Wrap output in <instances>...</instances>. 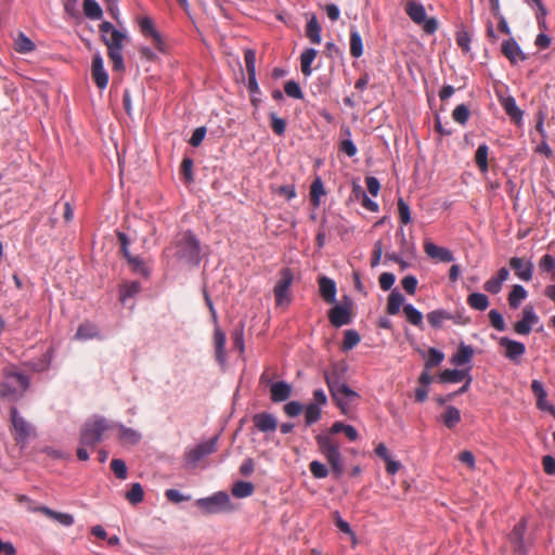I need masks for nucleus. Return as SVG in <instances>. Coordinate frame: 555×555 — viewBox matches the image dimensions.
Segmentation results:
<instances>
[{"label":"nucleus","mask_w":555,"mask_h":555,"mask_svg":"<svg viewBox=\"0 0 555 555\" xmlns=\"http://www.w3.org/2000/svg\"><path fill=\"white\" fill-rule=\"evenodd\" d=\"M424 250L429 258L441 262H451L454 260L451 250L446 247L438 246L428 240L424 242Z\"/></svg>","instance_id":"19"},{"label":"nucleus","mask_w":555,"mask_h":555,"mask_svg":"<svg viewBox=\"0 0 555 555\" xmlns=\"http://www.w3.org/2000/svg\"><path fill=\"white\" fill-rule=\"evenodd\" d=\"M509 266L514 270L515 275L522 281H530L533 274V264L524 258L513 257L509 259Z\"/></svg>","instance_id":"20"},{"label":"nucleus","mask_w":555,"mask_h":555,"mask_svg":"<svg viewBox=\"0 0 555 555\" xmlns=\"http://www.w3.org/2000/svg\"><path fill=\"white\" fill-rule=\"evenodd\" d=\"M452 117L460 125H465L469 118L468 107L465 104L457 105L452 113Z\"/></svg>","instance_id":"51"},{"label":"nucleus","mask_w":555,"mask_h":555,"mask_svg":"<svg viewBox=\"0 0 555 555\" xmlns=\"http://www.w3.org/2000/svg\"><path fill=\"white\" fill-rule=\"evenodd\" d=\"M306 36L314 44L321 43V26L315 15H312L306 26Z\"/></svg>","instance_id":"31"},{"label":"nucleus","mask_w":555,"mask_h":555,"mask_svg":"<svg viewBox=\"0 0 555 555\" xmlns=\"http://www.w3.org/2000/svg\"><path fill=\"white\" fill-rule=\"evenodd\" d=\"M499 345L505 348L504 356L514 363H519L526 352V346L508 337H501Z\"/></svg>","instance_id":"12"},{"label":"nucleus","mask_w":555,"mask_h":555,"mask_svg":"<svg viewBox=\"0 0 555 555\" xmlns=\"http://www.w3.org/2000/svg\"><path fill=\"white\" fill-rule=\"evenodd\" d=\"M508 270L506 268H501L498 271L496 276H492L483 284L485 291L494 295L499 294L502 289L503 282H505L508 279Z\"/></svg>","instance_id":"24"},{"label":"nucleus","mask_w":555,"mask_h":555,"mask_svg":"<svg viewBox=\"0 0 555 555\" xmlns=\"http://www.w3.org/2000/svg\"><path fill=\"white\" fill-rule=\"evenodd\" d=\"M474 356V349L472 346L461 344L457 352L453 356L452 362L455 365H463L468 363Z\"/></svg>","instance_id":"36"},{"label":"nucleus","mask_w":555,"mask_h":555,"mask_svg":"<svg viewBox=\"0 0 555 555\" xmlns=\"http://www.w3.org/2000/svg\"><path fill=\"white\" fill-rule=\"evenodd\" d=\"M196 505L206 514H217L233 509L227 492L219 491L211 496L196 501Z\"/></svg>","instance_id":"6"},{"label":"nucleus","mask_w":555,"mask_h":555,"mask_svg":"<svg viewBox=\"0 0 555 555\" xmlns=\"http://www.w3.org/2000/svg\"><path fill=\"white\" fill-rule=\"evenodd\" d=\"M468 306L477 311H485L489 307V298L482 293H472L467 297Z\"/></svg>","instance_id":"34"},{"label":"nucleus","mask_w":555,"mask_h":555,"mask_svg":"<svg viewBox=\"0 0 555 555\" xmlns=\"http://www.w3.org/2000/svg\"><path fill=\"white\" fill-rule=\"evenodd\" d=\"M501 51L512 64H516L518 61L527 60L526 54L522 52L517 41L513 38L502 42Z\"/></svg>","instance_id":"18"},{"label":"nucleus","mask_w":555,"mask_h":555,"mask_svg":"<svg viewBox=\"0 0 555 555\" xmlns=\"http://www.w3.org/2000/svg\"><path fill=\"white\" fill-rule=\"evenodd\" d=\"M444 359V354L436 348L428 349V357L425 362V369L430 370L438 366Z\"/></svg>","instance_id":"49"},{"label":"nucleus","mask_w":555,"mask_h":555,"mask_svg":"<svg viewBox=\"0 0 555 555\" xmlns=\"http://www.w3.org/2000/svg\"><path fill=\"white\" fill-rule=\"evenodd\" d=\"M36 511L41 512L46 516L56 520L63 526H70L74 524V517L70 514L56 512L47 506H40L36 508Z\"/></svg>","instance_id":"29"},{"label":"nucleus","mask_w":555,"mask_h":555,"mask_svg":"<svg viewBox=\"0 0 555 555\" xmlns=\"http://www.w3.org/2000/svg\"><path fill=\"white\" fill-rule=\"evenodd\" d=\"M379 286L383 291H389L395 281H396V278L392 273H389V272H384L379 275Z\"/></svg>","instance_id":"63"},{"label":"nucleus","mask_w":555,"mask_h":555,"mask_svg":"<svg viewBox=\"0 0 555 555\" xmlns=\"http://www.w3.org/2000/svg\"><path fill=\"white\" fill-rule=\"evenodd\" d=\"M398 212L401 223L408 224L411 222L412 218L410 207L401 197L398 199Z\"/></svg>","instance_id":"53"},{"label":"nucleus","mask_w":555,"mask_h":555,"mask_svg":"<svg viewBox=\"0 0 555 555\" xmlns=\"http://www.w3.org/2000/svg\"><path fill=\"white\" fill-rule=\"evenodd\" d=\"M328 320L335 327L348 325L351 322L350 311L346 307L336 305L328 311Z\"/></svg>","instance_id":"21"},{"label":"nucleus","mask_w":555,"mask_h":555,"mask_svg":"<svg viewBox=\"0 0 555 555\" xmlns=\"http://www.w3.org/2000/svg\"><path fill=\"white\" fill-rule=\"evenodd\" d=\"M253 423L258 430L267 433L274 431L278 427V422L274 415L261 412L253 416Z\"/></svg>","instance_id":"22"},{"label":"nucleus","mask_w":555,"mask_h":555,"mask_svg":"<svg viewBox=\"0 0 555 555\" xmlns=\"http://www.w3.org/2000/svg\"><path fill=\"white\" fill-rule=\"evenodd\" d=\"M405 13L417 25L423 24L427 17L424 5L415 0H408Z\"/></svg>","instance_id":"25"},{"label":"nucleus","mask_w":555,"mask_h":555,"mask_svg":"<svg viewBox=\"0 0 555 555\" xmlns=\"http://www.w3.org/2000/svg\"><path fill=\"white\" fill-rule=\"evenodd\" d=\"M360 343V335L354 330H347L344 334L341 349L348 351L353 349Z\"/></svg>","instance_id":"46"},{"label":"nucleus","mask_w":555,"mask_h":555,"mask_svg":"<svg viewBox=\"0 0 555 555\" xmlns=\"http://www.w3.org/2000/svg\"><path fill=\"white\" fill-rule=\"evenodd\" d=\"M116 427L118 428V439L122 444L135 446L140 442L142 436L139 431L125 425H116Z\"/></svg>","instance_id":"27"},{"label":"nucleus","mask_w":555,"mask_h":555,"mask_svg":"<svg viewBox=\"0 0 555 555\" xmlns=\"http://www.w3.org/2000/svg\"><path fill=\"white\" fill-rule=\"evenodd\" d=\"M318 51L313 48L306 49L300 55V68L305 76H310L312 73L311 64L315 60Z\"/></svg>","instance_id":"32"},{"label":"nucleus","mask_w":555,"mask_h":555,"mask_svg":"<svg viewBox=\"0 0 555 555\" xmlns=\"http://www.w3.org/2000/svg\"><path fill=\"white\" fill-rule=\"evenodd\" d=\"M91 76L99 89H105L108 83V75L104 69L103 59L96 53L92 59Z\"/></svg>","instance_id":"14"},{"label":"nucleus","mask_w":555,"mask_h":555,"mask_svg":"<svg viewBox=\"0 0 555 555\" xmlns=\"http://www.w3.org/2000/svg\"><path fill=\"white\" fill-rule=\"evenodd\" d=\"M172 248L176 249L175 257L190 264H198L201 261V242L188 230L175 238Z\"/></svg>","instance_id":"2"},{"label":"nucleus","mask_w":555,"mask_h":555,"mask_svg":"<svg viewBox=\"0 0 555 555\" xmlns=\"http://www.w3.org/2000/svg\"><path fill=\"white\" fill-rule=\"evenodd\" d=\"M350 54L358 59L363 54V42L360 33L354 26L350 29Z\"/></svg>","instance_id":"35"},{"label":"nucleus","mask_w":555,"mask_h":555,"mask_svg":"<svg viewBox=\"0 0 555 555\" xmlns=\"http://www.w3.org/2000/svg\"><path fill=\"white\" fill-rule=\"evenodd\" d=\"M488 315H489V320H490L491 325L495 330H498L500 332L505 330L506 326H505L504 319H503L502 314L498 310H494V309L490 310Z\"/></svg>","instance_id":"58"},{"label":"nucleus","mask_w":555,"mask_h":555,"mask_svg":"<svg viewBox=\"0 0 555 555\" xmlns=\"http://www.w3.org/2000/svg\"><path fill=\"white\" fill-rule=\"evenodd\" d=\"M539 322V317L535 314L532 307L527 306L522 309V318L514 324V331L519 335H529L532 326Z\"/></svg>","instance_id":"13"},{"label":"nucleus","mask_w":555,"mask_h":555,"mask_svg":"<svg viewBox=\"0 0 555 555\" xmlns=\"http://www.w3.org/2000/svg\"><path fill=\"white\" fill-rule=\"evenodd\" d=\"M98 335V328L95 325L90 323H83L79 325L76 332V338L78 339H91Z\"/></svg>","instance_id":"48"},{"label":"nucleus","mask_w":555,"mask_h":555,"mask_svg":"<svg viewBox=\"0 0 555 555\" xmlns=\"http://www.w3.org/2000/svg\"><path fill=\"white\" fill-rule=\"evenodd\" d=\"M325 195V189L321 178H315L310 185V202L314 208H318L321 203V197Z\"/></svg>","instance_id":"33"},{"label":"nucleus","mask_w":555,"mask_h":555,"mask_svg":"<svg viewBox=\"0 0 555 555\" xmlns=\"http://www.w3.org/2000/svg\"><path fill=\"white\" fill-rule=\"evenodd\" d=\"M294 275L289 268H284L280 272V280L274 286L273 293L275 297V301L278 306H282L284 304H288L289 299V288L293 284Z\"/></svg>","instance_id":"8"},{"label":"nucleus","mask_w":555,"mask_h":555,"mask_svg":"<svg viewBox=\"0 0 555 555\" xmlns=\"http://www.w3.org/2000/svg\"><path fill=\"white\" fill-rule=\"evenodd\" d=\"M271 400L273 402H283L292 395V387L286 382H275L270 387Z\"/></svg>","instance_id":"26"},{"label":"nucleus","mask_w":555,"mask_h":555,"mask_svg":"<svg viewBox=\"0 0 555 555\" xmlns=\"http://www.w3.org/2000/svg\"><path fill=\"white\" fill-rule=\"evenodd\" d=\"M217 437H214L196 447L189 449L184 453V462L189 467H196L197 464L207 455L212 454L217 450Z\"/></svg>","instance_id":"7"},{"label":"nucleus","mask_w":555,"mask_h":555,"mask_svg":"<svg viewBox=\"0 0 555 555\" xmlns=\"http://www.w3.org/2000/svg\"><path fill=\"white\" fill-rule=\"evenodd\" d=\"M527 529V521L521 518L513 528L508 535V540L512 546L514 555H527L529 543L524 539Z\"/></svg>","instance_id":"9"},{"label":"nucleus","mask_w":555,"mask_h":555,"mask_svg":"<svg viewBox=\"0 0 555 555\" xmlns=\"http://www.w3.org/2000/svg\"><path fill=\"white\" fill-rule=\"evenodd\" d=\"M29 386L27 376L15 371H5L0 383V397L17 400Z\"/></svg>","instance_id":"3"},{"label":"nucleus","mask_w":555,"mask_h":555,"mask_svg":"<svg viewBox=\"0 0 555 555\" xmlns=\"http://www.w3.org/2000/svg\"><path fill=\"white\" fill-rule=\"evenodd\" d=\"M34 42L23 33H20L15 39V50L18 53H29L35 50Z\"/></svg>","instance_id":"44"},{"label":"nucleus","mask_w":555,"mask_h":555,"mask_svg":"<svg viewBox=\"0 0 555 555\" xmlns=\"http://www.w3.org/2000/svg\"><path fill=\"white\" fill-rule=\"evenodd\" d=\"M111 428L112 425L103 417L93 416L87 420L80 429L77 457L80 461H87L89 459V450H94L102 440L104 433Z\"/></svg>","instance_id":"1"},{"label":"nucleus","mask_w":555,"mask_h":555,"mask_svg":"<svg viewBox=\"0 0 555 555\" xmlns=\"http://www.w3.org/2000/svg\"><path fill=\"white\" fill-rule=\"evenodd\" d=\"M83 12L91 20H100L103 11L95 0H83Z\"/></svg>","instance_id":"42"},{"label":"nucleus","mask_w":555,"mask_h":555,"mask_svg":"<svg viewBox=\"0 0 555 555\" xmlns=\"http://www.w3.org/2000/svg\"><path fill=\"white\" fill-rule=\"evenodd\" d=\"M11 421L17 443L25 442L31 435L33 428L17 412L16 408L11 409Z\"/></svg>","instance_id":"11"},{"label":"nucleus","mask_w":555,"mask_h":555,"mask_svg":"<svg viewBox=\"0 0 555 555\" xmlns=\"http://www.w3.org/2000/svg\"><path fill=\"white\" fill-rule=\"evenodd\" d=\"M284 91L291 98L298 99V100L304 98V93H302L299 85L294 80H289L285 83Z\"/></svg>","instance_id":"55"},{"label":"nucleus","mask_w":555,"mask_h":555,"mask_svg":"<svg viewBox=\"0 0 555 555\" xmlns=\"http://www.w3.org/2000/svg\"><path fill=\"white\" fill-rule=\"evenodd\" d=\"M466 377L465 371L447 369L442 371L439 378L442 383H460Z\"/></svg>","instance_id":"43"},{"label":"nucleus","mask_w":555,"mask_h":555,"mask_svg":"<svg viewBox=\"0 0 555 555\" xmlns=\"http://www.w3.org/2000/svg\"><path fill=\"white\" fill-rule=\"evenodd\" d=\"M441 421L449 429L455 427L461 422V412L457 408L449 405L441 414Z\"/></svg>","instance_id":"30"},{"label":"nucleus","mask_w":555,"mask_h":555,"mask_svg":"<svg viewBox=\"0 0 555 555\" xmlns=\"http://www.w3.org/2000/svg\"><path fill=\"white\" fill-rule=\"evenodd\" d=\"M489 146L482 143L478 146L475 153V162L481 172H487L489 169L488 164Z\"/></svg>","instance_id":"39"},{"label":"nucleus","mask_w":555,"mask_h":555,"mask_svg":"<svg viewBox=\"0 0 555 555\" xmlns=\"http://www.w3.org/2000/svg\"><path fill=\"white\" fill-rule=\"evenodd\" d=\"M321 417V408L317 403H309L305 409V423L311 426L317 423Z\"/></svg>","instance_id":"47"},{"label":"nucleus","mask_w":555,"mask_h":555,"mask_svg":"<svg viewBox=\"0 0 555 555\" xmlns=\"http://www.w3.org/2000/svg\"><path fill=\"white\" fill-rule=\"evenodd\" d=\"M401 284H402V287L403 289L410 294V295H414L415 294V291H416V287H417V280L415 276L413 275H406L402 279L401 281Z\"/></svg>","instance_id":"62"},{"label":"nucleus","mask_w":555,"mask_h":555,"mask_svg":"<svg viewBox=\"0 0 555 555\" xmlns=\"http://www.w3.org/2000/svg\"><path fill=\"white\" fill-rule=\"evenodd\" d=\"M138 22H139V27H140L141 34L145 38L152 39L154 46L158 50H163L164 42H163L160 34L155 28L153 21L149 16H143V17H140Z\"/></svg>","instance_id":"15"},{"label":"nucleus","mask_w":555,"mask_h":555,"mask_svg":"<svg viewBox=\"0 0 555 555\" xmlns=\"http://www.w3.org/2000/svg\"><path fill=\"white\" fill-rule=\"evenodd\" d=\"M499 102L511 120L519 125L522 120L524 112L517 106L515 98L512 95H500Z\"/></svg>","instance_id":"16"},{"label":"nucleus","mask_w":555,"mask_h":555,"mask_svg":"<svg viewBox=\"0 0 555 555\" xmlns=\"http://www.w3.org/2000/svg\"><path fill=\"white\" fill-rule=\"evenodd\" d=\"M206 135V128L205 127H198L194 130L189 143L194 146V147H197L202 144L204 138Z\"/></svg>","instance_id":"64"},{"label":"nucleus","mask_w":555,"mask_h":555,"mask_svg":"<svg viewBox=\"0 0 555 555\" xmlns=\"http://www.w3.org/2000/svg\"><path fill=\"white\" fill-rule=\"evenodd\" d=\"M270 119L273 132L278 135H283L286 130V121L279 117L275 113L270 114Z\"/></svg>","instance_id":"52"},{"label":"nucleus","mask_w":555,"mask_h":555,"mask_svg":"<svg viewBox=\"0 0 555 555\" xmlns=\"http://www.w3.org/2000/svg\"><path fill=\"white\" fill-rule=\"evenodd\" d=\"M456 43L462 49L463 52H468L470 50V37L468 33L465 30L457 31Z\"/></svg>","instance_id":"61"},{"label":"nucleus","mask_w":555,"mask_h":555,"mask_svg":"<svg viewBox=\"0 0 555 555\" xmlns=\"http://www.w3.org/2000/svg\"><path fill=\"white\" fill-rule=\"evenodd\" d=\"M111 469L119 479H125L127 476V466L122 460L115 459L111 462Z\"/></svg>","instance_id":"57"},{"label":"nucleus","mask_w":555,"mask_h":555,"mask_svg":"<svg viewBox=\"0 0 555 555\" xmlns=\"http://www.w3.org/2000/svg\"><path fill=\"white\" fill-rule=\"evenodd\" d=\"M125 498L133 505L142 502L144 498L143 488H130V490L125 493Z\"/></svg>","instance_id":"59"},{"label":"nucleus","mask_w":555,"mask_h":555,"mask_svg":"<svg viewBox=\"0 0 555 555\" xmlns=\"http://www.w3.org/2000/svg\"><path fill=\"white\" fill-rule=\"evenodd\" d=\"M317 441L322 454L326 457L333 472L340 475L344 472L341 455L338 444L330 436L319 435Z\"/></svg>","instance_id":"5"},{"label":"nucleus","mask_w":555,"mask_h":555,"mask_svg":"<svg viewBox=\"0 0 555 555\" xmlns=\"http://www.w3.org/2000/svg\"><path fill=\"white\" fill-rule=\"evenodd\" d=\"M319 291L321 297L327 304H334L336 301V284L332 279L321 276L319 279Z\"/></svg>","instance_id":"23"},{"label":"nucleus","mask_w":555,"mask_h":555,"mask_svg":"<svg viewBox=\"0 0 555 555\" xmlns=\"http://www.w3.org/2000/svg\"><path fill=\"white\" fill-rule=\"evenodd\" d=\"M126 39V34L114 30L112 34L107 35L105 38H103L104 43L107 47L108 50V57L113 64V69L116 72H122L125 70V64H124V56H122V50H124V40Z\"/></svg>","instance_id":"4"},{"label":"nucleus","mask_w":555,"mask_h":555,"mask_svg":"<svg viewBox=\"0 0 555 555\" xmlns=\"http://www.w3.org/2000/svg\"><path fill=\"white\" fill-rule=\"evenodd\" d=\"M403 312L405 314L406 320L415 325L421 326L423 324V314L416 308H414L411 304L403 306Z\"/></svg>","instance_id":"45"},{"label":"nucleus","mask_w":555,"mask_h":555,"mask_svg":"<svg viewBox=\"0 0 555 555\" xmlns=\"http://www.w3.org/2000/svg\"><path fill=\"white\" fill-rule=\"evenodd\" d=\"M140 291L141 285L138 282L126 284L120 291V299L125 301L126 298L135 296Z\"/></svg>","instance_id":"56"},{"label":"nucleus","mask_w":555,"mask_h":555,"mask_svg":"<svg viewBox=\"0 0 555 555\" xmlns=\"http://www.w3.org/2000/svg\"><path fill=\"white\" fill-rule=\"evenodd\" d=\"M225 340H227L225 334L219 327H217L215 330V334H214V341H215V348H216V358H217L218 362H220V363H223L224 359H225V352H224Z\"/></svg>","instance_id":"37"},{"label":"nucleus","mask_w":555,"mask_h":555,"mask_svg":"<svg viewBox=\"0 0 555 555\" xmlns=\"http://www.w3.org/2000/svg\"><path fill=\"white\" fill-rule=\"evenodd\" d=\"M331 396L333 401L344 414L347 413L348 409L354 401L360 399L359 393L352 390L347 384L340 386V388H338Z\"/></svg>","instance_id":"10"},{"label":"nucleus","mask_w":555,"mask_h":555,"mask_svg":"<svg viewBox=\"0 0 555 555\" xmlns=\"http://www.w3.org/2000/svg\"><path fill=\"white\" fill-rule=\"evenodd\" d=\"M527 297V292L521 285H514L508 294V305L512 309H517Z\"/></svg>","instance_id":"38"},{"label":"nucleus","mask_w":555,"mask_h":555,"mask_svg":"<svg viewBox=\"0 0 555 555\" xmlns=\"http://www.w3.org/2000/svg\"><path fill=\"white\" fill-rule=\"evenodd\" d=\"M531 390L537 399V406L542 411L550 412L555 417V406L546 400L547 393L543 384L538 379H533L531 383Z\"/></svg>","instance_id":"17"},{"label":"nucleus","mask_w":555,"mask_h":555,"mask_svg":"<svg viewBox=\"0 0 555 555\" xmlns=\"http://www.w3.org/2000/svg\"><path fill=\"white\" fill-rule=\"evenodd\" d=\"M247 74L256 73V52L248 49L244 53Z\"/></svg>","instance_id":"60"},{"label":"nucleus","mask_w":555,"mask_h":555,"mask_svg":"<svg viewBox=\"0 0 555 555\" xmlns=\"http://www.w3.org/2000/svg\"><path fill=\"white\" fill-rule=\"evenodd\" d=\"M404 302L403 295L398 291H392L388 297L387 313L395 315L400 311L401 306Z\"/></svg>","instance_id":"40"},{"label":"nucleus","mask_w":555,"mask_h":555,"mask_svg":"<svg viewBox=\"0 0 555 555\" xmlns=\"http://www.w3.org/2000/svg\"><path fill=\"white\" fill-rule=\"evenodd\" d=\"M325 382L331 395L346 384L336 369L325 373Z\"/></svg>","instance_id":"41"},{"label":"nucleus","mask_w":555,"mask_h":555,"mask_svg":"<svg viewBox=\"0 0 555 555\" xmlns=\"http://www.w3.org/2000/svg\"><path fill=\"white\" fill-rule=\"evenodd\" d=\"M447 320H455L454 314L443 309L433 310L427 313V321L435 328H440Z\"/></svg>","instance_id":"28"},{"label":"nucleus","mask_w":555,"mask_h":555,"mask_svg":"<svg viewBox=\"0 0 555 555\" xmlns=\"http://www.w3.org/2000/svg\"><path fill=\"white\" fill-rule=\"evenodd\" d=\"M540 268L552 273V280L555 281V258L552 255H544L540 261Z\"/></svg>","instance_id":"54"},{"label":"nucleus","mask_w":555,"mask_h":555,"mask_svg":"<svg viewBox=\"0 0 555 555\" xmlns=\"http://www.w3.org/2000/svg\"><path fill=\"white\" fill-rule=\"evenodd\" d=\"M128 264L132 269L133 272L139 273L143 275L144 278H147L150 275V271L142 261L140 257L133 256L128 260Z\"/></svg>","instance_id":"50"}]
</instances>
